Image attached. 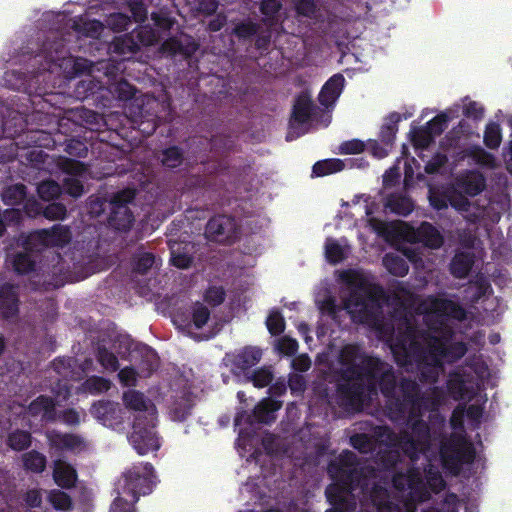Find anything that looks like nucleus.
<instances>
[{
	"label": "nucleus",
	"instance_id": "nucleus-1",
	"mask_svg": "<svg viewBox=\"0 0 512 512\" xmlns=\"http://www.w3.org/2000/svg\"><path fill=\"white\" fill-rule=\"evenodd\" d=\"M340 363L338 402L347 411H360L366 399L377 395L378 391L386 398L389 412L396 417L410 412L413 418L419 416L421 410H428L430 404L435 405L421 392L419 384L409 377L400 379L401 397L397 396L393 366L379 357L365 354L358 345L344 346L340 352Z\"/></svg>",
	"mask_w": 512,
	"mask_h": 512
},
{
	"label": "nucleus",
	"instance_id": "nucleus-2",
	"mask_svg": "<svg viewBox=\"0 0 512 512\" xmlns=\"http://www.w3.org/2000/svg\"><path fill=\"white\" fill-rule=\"evenodd\" d=\"M468 351L467 344L456 341L446 345L434 333L408 327L405 336L398 337L393 347L395 360L400 366L416 364L419 380L434 384L438 381L444 362L453 364Z\"/></svg>",
	"mask_w": 512,
	"mask_h": 512
},
{
	"label": "nucleus",
	"instance_id": "nucleus-3",
	"mask_svg": "<svg viewBox=\"0 0 512 512\" xmlns=\"http://www.w3.org/2000/svg\"><path fill=\"white\" fill-rule=\"evenodd\" d=\"M327 472L334 483L325 489V496L332 508L326 512H353L357 499H365L375 469L362 465L357 455L350 450H343L335 459L330 460Z\"/></svg>",
	"mask_w": 512,
	"mask_h": 512
},
{
	"label": "nucleus",
	"instance_id": "nucleus-4",
	"mask_svg": "<svg viewBox=\"0 0 512 512\" xmlns=\"http://www.w3.org/2000/svg\"><path fill=\"white\" fill-rule=\"evenodd\" d=\"M22 57H28V73L33 77L44 72H53L55 69L67 70L69 77L89 73L92 62L84 58H74L69 54L63 38L45 34H38L37 38L28 40L26 46L21 48Z\"/></svg>",
	"mask_w": 512,
	"mask_h": 512
},
{
	"label": "nucleus",
	"instance_id": "nucleus-5",
	"mask_svg": "<svg viewBox=\"0 0 512 512\" xmlns=\"http://www.w3.org/2000/svg\"><path fill=\"white\" fill-rule=\"evenodd\" d=\"M419 416L410 417L408 412V426L410 431L402 430L399 433L387 429V440L391 446L399 448L411 461L418 460L420 454L427 452L431 446V429L429 424Z\"/></svg>",
	"mask_w": 512,
	"mask_h": 512
},
{
	"label": "nucleus",
	"instance_id": "nucleus-6",
	"mask_svg": "<svg viewBox=\"0 0 512 512\" xmlns=\"http://www.w3.org/2000/svg\"><path fill=\"white\" fill-rule=\"evenodd\" d=\"M383 294L379 285H369L360 280L351 288L344 301L355 322L367 325L376 324L379 318L380 305L378 299Z\"/></svg>",
	"mask_w": 512,
	"mask_h": 512
},
{
	"label": "nucleus",
	"instance_id": "nucleus-7",
	"mask_svg": "<svg viewBox=\"0 0 512 512\" xmlns=\"http://www.w3.org/2000/svg\"><path fill=\"white\" fill-rule=\"evenodd\" d=\"M439 454L443 466L454 474L460 471L463 464H472L476 457L473 444L458 433H451L441 441Z\"/></svg>",
	"mask_w": 512,
	"mask_h": 512
},
{
	"label": "nucleus",
	"instance_id": "nucleus-8",
	"mask_svg": "<svg viewBox=\"0 0 512 512\" xmlns=\"http://www.w3.org/2000/svg\"><path fill=\"white\" fill-rule=\"evenodd\" d=\"M154 467L149 462L133 464L122 474V494L137 502L141 495H148L156 485Z\"/></svg>",
	"mask_w": 512,
	"mask_h": 512
},
{
	"label": "nucleus",
	"instance_id": "nucleus-9",
	"mask_svg": "<svg viewBox=\"0 0 512 512\" xmlns=\"http://www.w3.org/2000/svg\"><path fill=\"white\" fill-rule=\"evenodd\" d=\"M156 420L154 412L149 415H137L134 419L133 430L128 440L139 455H146L160 448V442L154 430Z\"/></svg>",
	"mask_w": 512,
	"mask_h": 512
},
{
	"label": "nucleus",
	"instance_id": "nucleus-10",
	"mask_svg": "<svg viewBox=\"0 0 512 512\" xmlns=\"http://www.w3.org/2000/svg\"><path fill=\"white\" fill-rule=\"evenodd\" d=\"M134 189H123L116 192L109 201L108 225L118 231H128L134 222V215L128 204L135 199Z\"/></svg>",
	"mask_w": 512,
	"mask_h": 512
},
{
	"label": "nucleus",
	"instance_id": "nucleus-11",
	"mask_svg": "<svg viewBox=\"0 0 512 512\" xmlns=\"http://www.w3.org/2000/svg\"><path fill=\"white\" fill-rule=\"evenodd\" d=\"M205 236L210 241L232 245L239 239L240 229L234 217L216 215L208 220Z\"/></svg>",
	"mask_w": 512,
	"mask_h": 512
},
{
	"label": "nucleus",
	"instance_id": "nucleus-12",
	"mask_svg": "<svg viewBox=\"0 0 512 512\" xmlns=\"http://www.w3.org/2000/svg\"><path fill=\"white\" fill-rule=\"evenodd\" d=\"M72 240V231L69 226L55 224L51 228L39 229L27 237L28 244H37L41 251L47 247L63 248Z\"/></svg>",
	"mask_w": 512,
	"mask_h": 512
},
{
	"label": "nucleus",
	"instance_id": "nucleus-13",
	"mask_svg": "<svg viewBox=\"0 0 512 512\" xmlns=\"http://www.w3.org/2000/svg\"><path fill=\"white\" fill-rule=\"evenodd\" d=\"M57 401L51 396L41 394L27 406L29 417L40 419L44 423H55L58 420Z\"/></svg>",
	"mask_w": 512,
	"mask_h": 512
},
{
	"label": "nucleus",
	"instance_id": "nucleus-14",
	"mask_svg": "<svg viewBox=\"0 0 512 512\" xmlns=\"http://www.w3.org/2000/svg\"><path fill=\"white\" fill-rule=\"evenodd\" d=\"M364 501H370L372 509L367 512H403L398 503L390 499L387 488L372 483L369 486L365 499H360V503L364 505Z\"/></svg>",
	"mask_w": 512,
	"mask_h": 512
},
{
	"label": "nucleus",
	"instance_id": "nucleus-15",
	"mask_svg": "<svg viewBox=\"0 0 512 512\" xmlns=\"http://www.w3.org/2000/svg\"><path fill=\"white\" fill-rule=\"evenodd\" d=\"M41 248L37 244H28L25 240L24 250L12 256V266L17 274L26 275L35 270L38 254Z\"/></svg>",
	"mask_w": 512,
	"mask_h": 512
},
{
	"label": "nucleus",
	"instance_id": "nucleus-16",
	"mask_svg": "<svg viewBox=\"0 0 512 512\" xmlns=\"http://www.w3.org/2000/svg\"><path fill=\"white\" fill-rule=\"evenodd\" d=\"M199 44L188 34H182L181 38L172 36L161 45V50L171 56L182 55L186 58L196 53Z\"/></svg>",
	"mask_w": 512,
	"mask_h": 512
},
{
	"label": "nucleus",
	"instance_id": "nucleus-17",
	"mask_svg": "<svg viewBox=\"0 0 512 512\" xmlns=\"http://www.w3.org/2000/svg\"><path fill=\"white\" fill-rule=\"evenodd\" d=\"M429 310L441 318H451L457 321H464L467 318L465 308L447 298L433 297L429 303Z\"/></svg>",
	"mask_w": 512,
	"mask_h": 512
},
{
	"label": "nucleus",
	"instance_id": "nucleus-18",
	"mask_svg": "<svg viewBox=\"0 0 512 512\" xmlns=\"http://www.w3.org/2000/svg\"><path fill=\"white\" fill-rule=\"evenodd\" d=\"M411 241L421 243L431 249H438L444 243L441 232L430 222L423 221L412 230Z\"/></svg>",
	"mask_w": 512,
	"mask_h": 512
},
{
	"label": "nucleus",
	"instance_id": "nucleus-19",
	"mask_svg": "<svg viewBox=\"0 0 512 512\" xmlns=\"http://www.w3.org/2000/svg\"><path fill=\"white\" fill-rule=\"evenodd\" d=\"M19 288L10 283L0 286V313L3 318L10 319L19 313Z\"/></svg>",
	"mask_w": 512,
	"mask_h": 512
},
{
	"label": "nucleus",
	"instance_id": "nucleus-20",
	"mask_svg": "<svg viewBox=\"0 0 512 512\" xmlns=\"http://www.w3.org/2000/svg\"><path fill=\"white\" fill-rule=\"evenodd\" d=\"M53 480L62 489H71L76 485L78 474L73 465L58 459L54 461Z\"/></svg>",
	"mask_w": 512,
	"mask_h": 512
},
{
	"label": "nucleus",
	"instance_id": "nucleus-21",
	"mask_svg": "<svg viewBox=\"0 0 512 512\" xmlns=\"http://www.w3.org/2000/svg\"><path fill=\"white\" fill-rule=\"evenodd\" d=\"M345 78L342 74L337 73L330 77L323 85L318 100L321 105L329 107L339 98L344 88Z\"/></svg>",
	"mask_w": 512,
	"mask_h": 512
},
{
	"label": "nucleus",
	"instance_id": "nucleus-22",
	"mask_svg": "<svg viewBox=\"0 0 512 512\" xmlns=\"http://www.w3.org/2000/svg\"><path fill=\"white\" fill-rule=\"evenodd\" d=\"M475 263V255L472 252H456L449 264L451 275L457 279L466 278Z\"/></svg>",
	"mask_w": 512,
	"mask_h": 512
},
{
	"label": "nucleus",
	"instance_id": "nucleus-23",
	"mask_svg": "<svg viewBox=\"0 0 512 512\" xmlns=\"http://www.w3.org/2000/svg\"><path fill=\"white\" fill-rule=\"evenodd\" d=\"M261 357L262 351L259 348L247 346L234 356L233 366L246 375L260 362Z\"/></svg>",
	"mask_w": 512,
	"mask_h": 512
},
{
	"label": "nucleus",
	"instance_id": "nucleus-24",
	"mask_svg": "<svg viewBox=\"0 0 512 512\" xmlns=\"http://www.w3.org/2000/svg\"><path fill=\"white\" fill-rule=\"evenodd\" d=\"M447 390L455 400H470L475 392L468 387L464 376L460 373H451L447 380Z\"/></svg>",
	"mask_w": 512,
	"mask_h": 512
},
{
	"label": "nucleus",
	"instance_id": "nucleus-25",
	"mask_svg": "<svg viewBox=\"0 0 512 512\" xmlns=\"http://www.w3.org/2000/svg\"><path fill=\"white\" fill-rule=\"evenodd\" d=\"M50 445L59 450H74L83 445V438L73 433L52 431L48 434Z\"/></svg>",
	"mask_w": 512,
	"mask_h": 512
},
{
	"label": "nucleus",
	"instance_id": "nucleus-26",
	"mask_svg": "<svg viewBox=\"0 0 512 512\" xmlns=\"http://www.w3.org/2000/svg\"><path fill=\"white\" fill-rule=\"evenodd\" d=\"M461 190L468 196L479 195L486 187V180L482 173L469 171L458 183Z\"/></svg>",
	"mask_w": 512,
	"mask_h": 512
},
{
	"label": "nucleus",
	"instance_id": "nucleus-27",
	"mask_svg": "<svg viewBox=\"0 0 512 512\" xmlns=\"http://www.w3.org/2000/svg\"><path fill=\"white\" fill-rule=\"evenodd\" d=\"M314 109L310 96L306 93L299 94L294 102L292 110V120L298 124L307 123Z\"/></svg>",
	"mask_w": 512,
	"mask_h": 512
},
{
	"label": "nucleus",
	"instance_id": "nucleus-28",
	"mask_svg": "<svg viewBox=\"0 0 512 512\" xmlns=\"http://www.w3.org/2000/svg\"><path fill=\"white\" fill-rule=\"evenodd\" d=\"M282 406V402L271 398L261 401L253 410V417L258 423L269 424L275 420V412Z\"/></svg>",
	"mask_w": 512,
	"mask_h": 512
},
{
	"label": "nucleus",
	"instance_id": "nucleus-29",
	"mask_svg": "<svg viewBox=\"0 0 512 512\" xmlns=\"http://www.w3.org/2000/svg\"><path fill=\"white\" fill-rule=\"evenodd\" d=\"M282 8L281 0H261L259 4V10L263 15L261 22L269 28H274L279 24V13Z\"/></svg>",
	"mask_w": 512,
	"mask_h": 512
},
{
	"label": "nucleus",
	"instance_id": "nucleus-30",
	"mask_svg": "<svg viewBox=\"0 0 512 512\" xmlns=\"http://www.w3.org/2000/svg\"><path fill=\"white\" fill-rule=\"evenodd\" d=\"M27 139L29 145H33L35 147H50L56 143L55 139L52 137L51 133L46 132L44 130H29L25 132L23 135H18V140H4V142L9 143H23V138Z\"/></svg>",
	"mask_w": 512,
	"mask_h": 512
},
{
	"label": "nucleus",
	"instance_id": "nucleus-31",
	"mask_svg": "<svg viewBox=\"0 0 512 512\" xmlns=\"http://www.w3.org/2000/svg\"><path fill=\"white\" fill-rule=\"evenodd\" d=\"M402 120V116L397 112L390 113L385 119L380 128L379 139L381 143L386 146H392L396 134L398 132V124Z\"/></svg>",
	"mask_w": 512,
	"mask_h": 512
},
{
	"label": "nucleus",
	"instance_id": "nucleus-32",
	"mask_svg": "<svg viewBox=\"0 0 512 512\" xmlns=\"http://www.w3.org/2000/svg\"><path fill=\"white\" fill-rule=\"evenodd\" d=\"M386 207L397 215L408 216L414 210V203L406 195L391 194L387 197Z\"/></svg>",
	"mask_w": 512,
	"mask_h": 512
},
{
	"label": "nucleus",
	"instance_id": "nucleus-33",
	"mask_svg": "<svg viewBox=\"0 0 512 512\" xmlns=\"http://www.w3.org/2000/svg\"><path fill=\"white\" fill-rule=\"evenodd\" d=\"M345 164L341 159L329 158L317 161L312 167V177H324L344 169Z\"/></svg>",
	"mask_w": 512,
	"mask_h": 512
},
{
	"label": "nucleus",
	"instance_id": "nucleus-34",
	"mask_svg": "<svg viewBox=\"0 0 512 512\" xmlns=\"http://www.w3.org/2000/svg\"><path fill=\"white\" fill-rule=\"evenodd\" d=\"M2 201L8 206L21 205L27 198V188L22 183L10 185L2 192Z\"/></svg>",
	"mask_w": 512,
	"mask_h": 512
},
{
	"label": "nucleus",
	"instance_id": "nucleus-35",
	"mask_svg": "<svg viewBox=\"0 0 512 512\" xmlns=\"http://www.w3.org/2000/svg\"><path fill=\"white\" fill-rule=\"evenodd\" d=\"M113 49L115 53L121 55L134 54L140 51L139 42L136 41L133 31L122 36L115 37L113 41Z\"/></svg>",
	"mask_w": 512,
	"mask_h": 512
},
{
	"label": "nucleus",
	"instance_id": "nucleus-36",
	"mask_svg": "<svg viewBox=\"0 0 512 512\" xmlns=\"http://www.w3.org/2000/svg\"><path fill=\"white\" fill-rule=\"evenodd\" d=\"M160 160L165 168H178L183 164L184 161L183 149L177 145L169 146L162 150Z\"/></svg>",
	"mask_w": 512,
	"mask_h": 512
},
{
	"label": "nucleus",
	"instance_id": "nucleus-37",
	"mask_svg": "<svg viewBox=\"0 0 512 512\" xmlns=\"http://www.w3.org/2000/svg\"><path fill=\"white\" fill-rule=\"evenodd\" d=\"M123 402L128 409L140 412L139 415H149L147 412L146 398L137 390H128L123 393Z\"/></svg>",
	"mask_w": 512,
	"mask_h": 512
},
{
	"label": "nucleus",
	"instance_id": "nucleus-38",
	"mask_svg": "<svg viewBox=\"0 0 512 512\" xmlns=\"http://www.w3.org/2000/svg\"><path fill=\"white\" fill-rule=\"evenodd\" d=\"M102 88V83L96 81L89 74L86 79L79 81L74 89V94L77 99L85 100L90 96H93L96 92H98Z\"/></svg>",
	"mask_w": 512,
	"mask_h": 512
},
{
	"label": "nucleus",
	"instance_id": "nucleus-39",
	"mask_svg": "<svg viewBox=\"0 0 512 512\" xmlns=\"http://www.w3.org/2000/svg\"><path fill=\"white\" fill-rule=\"evenodd\" d=\"M32 443L31 433L26 430L16 429L9 433L7 445L14 451H23L28 449Z\"/></svg>",
	"mask_w": 512,
	"mask_h": 512
},
{
	"label": "nucleus",
	"instance_id": "nucleus-40",
	"mask_svg": "<svg viewBox=\"0 0 512 512\" xmlns=\"http://www.w3.org/2000/svg\"><path fill=\"white\" fill-rule=\"evenodd\" d=\"M22 460L24 468L34 473H42L47 464L46 456L36 450L25 453Z\"/></svg>",
	"mask_w": 512,
	"mask_h": 512
},
{
	"label": "nucleus",
	"instance_id": "nucleus-41",
	"mask_svg": "<svg viewBox=\"0 0 512 512\" xmlns=\"http://www.w3.org/2000/svg\"><path fill=\"white\" fill-rule=\"evenodd\" d=\"M466 155L477 165L485 168L495 167V157L481 146H471L467 149Z\"/></svg>",
	"mask_w": 512,
	"mask_h": 512
},
{
	"label": "nucleus",
	"instance_id": "nucleus-42",
	"mask_svg": "<svg viewBox=\"0 0 512 512\" xmlns=\"http://www.w3.org/2000/svg\"><path fill=\"white\" fill-rule=\"evenodd\" d=\"M383 263L389 273L398 277H404L409 271L406 261L398 255L386 254Z\"/></svg>",
	"mask_w": 512,
	"mask_h": 512
},
{
	"label": "nucleus",
	"instance_id": "nucleus-43",
	"mask_svg": "<svg viewBox=\"0 0 512 512\" xmlns=\"http://www.w3.org/2000/svg\"><path fill=\"white\" fill-rule=\"evenodd\" d=\"M96 359L100 365L111 372L119 370L120 364L117 356L104 345H98Z\"/></svg>",
	"mask_w": 512,
	"mask_h": 512
},
{
	"label": "nucleus",
	"instance_id": "nucleus-44",
	"mask_svg": "<svg viewBox=\"0 0 512 512\" xmlns=\"http://www.w3.org/2000/svg\"><path fill=\"white\" fill-rule=\"evenodd\" d=\"M293 6L298 17L316 19L320 11L317 0H294Z\"/></svg>",
	"mask_w": 512,
	"mask_h": 512
},
{
	"label": "nucleus",
	"instance_id": "nucleus-45",
	"mask_svg": "<svg viewBox=\"0 0 512 512\" xmlns=\"http://www.w3.org/2000/svg\"><path fill=\"white\" fill-rule=\"evenodd\" d=\"M484 144L489 149H497L502 141L501 127L496 122L486 125L483 137Z\"/></svg>",
	"mask_w": 512,
	"mask_h": 512
},
{
	"label": "nucleus",
	"instance_id": "nucleus-46",
	"mask_svg": "<svg viewBox=\"0 0 512 512\" xmlns=\"http://www.w3.org/2000/svg\"><path fill=\"white\" fill-rule=\"evenodd\" d=\"M37 193L44 201L56 199L62 193V186L54 180H45L38 184Z\"/></svg>",
	"mask_w": 512,
	"mask_h": 512
},
{
	"label": "nucleus",
	"instance_id": "nucleus-47",
	"mask_svg": "<svg viewBox=\"0 0 512 512\" xmlns=\"http://www.w3.org/2000/svg\"><path fill=\"white\" fill-rule=\"evenodd\" d=\"M48 501L55 510H71L73 503L71 497L64 491L53 489L48 494Z\"/></svg>",
	"mask_w": 512,
	"mask_h": 512
},
{
	"label": "nucleus",
	"instance_id": "nucleus-48",
	"mask_svg": "<svg viewBox=\"0 0 512 512\" xmlns=\"http://www.w3.org/2000/svg\"><path fill=\"white\" fill-rule=\"evenodd\" d=\"M111 382L102 376H90L83 382V388L90 394H100L110 389Z\"/></svg>",
	"mask_w": 512,
	"mask_h": 512
},
{
	"label": "nucleus",
	"instance_id": "nucleus-49",
	"mask_svg": "<svg viewBox=\"0 0 512 512\" xmlns=\"http://www.w3.org/2000/svg\"><path fill=\"white\" fill-rule=\"evenodd\" d=\"M248 381H251L257 388H264L268 386L273 380V373L267 367H261L249 374L245 375Z\"/></svg>",
	"mask_w": 512,
	"mask_h": 512
},
{
	"label": "nucleus",
	"instance_id": "nucleus-50",
	"mask_svg": "<svg viewBox=\"0 0 512 512\" xmlns=\"http://www.w3.org/2000/svg\"><path fill=\"white\" fill-rule=\"evenodd\" d=\"M377 460L379 465L387 471H392L401 461V455L397 449H389L378 453Z\"/></svg>",
	"mask_w": 512,
	"mask_h": 512
},
{
	"label": "nucleus",
	"instance_id": "nucleus-51",
	"mask_svg": "<svg viewBox=\"0 0 512 512\" xmlns=\"http://www.w3.org/2000/svg\"><path fill=\"white\" fill-rule=\"evenodd\" d=\"M325 256L327 261L331 264L340 263L345 258L342 246L331 238H328L325 243Z\"/></svg>",
	"mask_w": 512,
	"mask_h": 512
},
{
	"label": "nucleus",
	"instance_id": "nucleus-52",
	"mask_svg": "<svg viewBox=\"0 0 512 512\" xmlns=\"http://www.w3.org/2000/svg\"><path fill=\"white\" fill-rule=\"evenodd\" d=\"M107 26L114 32H122L129 29L132 24L131 17L124 13L110 14L106 20Z\"/></svg>",
	"mask_w": 512,
	"mask_h": 512
},
{
	"label": "nucleus",
	"instance_id": "nucleus-53",
	"mask_svg": "<svg viewBox=\"0 0 512 512\" xmlns=\"http://www.w3.org/2000/svg\"><path fill=\"white\" fill-rule=\"evenodd\" d=\"M429 332H434L439 335H436L438 339H440V343L442 345H446L452 343V338L454 337V330L443 323L442 320H439L435 323L428 324Z\"/></svg>",
	"mask_w": 512,
	"mask_h": 512
},
{
	"label": "nucleus",
	"instance_id": "nucleus-54",
	"mask_svg": "<svg viewBox=\"0 0 512 512\" xmlns=\"http://www.w3.org/2000/svg\"><path fill=\"white\" fill-rule=\"evenodd\" d=\"M210 314L207 306L199 301L195 302L192 306V322L195 328H203L207 324Z\"/></svg>",
	"mask_w": 512,
	"mask_h": 512
},
{
	"label": "nucleus",
	"instance_id": "nucleus-55",
	"mask_svg": "<svg viewBox=\"0 0 512 512\" xmlns=\"http://www.w3.org/2000/svg\"><path fill=\"white\" fill-rule=\"evenodd\" d=\"M266 326L271 335L282 334L285 330V320L282 314L278 310L271 311L266 319Z\"/></svg>",
	"mask_w": 512,
	"mask_h": 512
},
{
	"label": "nucleus",
	"instance_id": "nucleus-56",
	"mask_svg": "<svg viewBox=\"0 0 512 512\" xmlns=\"http://www.w3.org/2000/svg\"><path fill=\"white\" fill-rule=\"evenodd\" d=\"M449 120L450 117L446 113L442 112L429 120L425 126L431 133L432 137L435 138L444 132L448 126Z\"/></svg>",
	"mask_w": 512,
	"mask_h": 512
},
{
	"label": "nucleus",
	"instance_id": "nucleus-57",
	"mask_svg": "<svg viewBox=\"0 0 512 512\" xmlns=\"http://www.w3.org/2000/svg\"><path fill=\"white\" fill-rule=\"evenodd\" d=\"M226 298V292L222 286H209L203 295L204 301L212 307L221 305Z\"/></svg>",
	"mask_w": 512,
	"mask_h": 512
},
{
	"label": "nucleus",
	"instance_id": "nucleus-58",
	"mask_svg": "<svg viewBox=\"0 0 512 512\" xmlns=\"http://www.w3.org/2000/svg\"><path fill=\"white\" fill-rule=\"evenodd\" d=\"M193 403L188 398H183L179 401H175L171 413L173 418L178 421H185L191 414Z\"/></svg>",
	"mask_w": 512,
	"mask_h": 512
},
{
	"label": "nucleus",
	"instance_id": "nucleus-59",
	"mask_svg": "<svg viewBox=\"0 0 512 512\" xmlns=\"http://www.w3.org/2000/svg\"><path fill=\"white\" fill-rule=\"evenodd\" d=\"M260 30V25L253 21H242L238 23L234 29L233 33L240 39H249L252 36H255Z\"/></svg>",
	"mask_w": 512,
	"mask_h": 512
},
{
	"label": "nucleus",
	"instance_id": "nucleus-60",
	"mask_svg": "<svg viewBox=\"0 0 512 512\" xmlns=\"http://www.w3.org/2000/svg\"><path fill=\"white\" fill-rule=\"evenodd\" d=\"M64 151L70 156L84 158L88 154V147L85 142L71 138L65 141Z\"/></svg>",
	"mask_w": 512,
	"mask_h": 512
},
{
	"label": "nucleus",
	"instance_id": "nucleus-61",
	"mask_svg": "<svg viewBox=\"0 0 512 512\" xmlns=\"http://www.w3.org/2000/svg\"><path fill=\"white\" fill-rule=\"evenodd\" d=\"M155 263V256L153 253L144 252L139 254L134 260L133 270L139 274H146Z\"/></svg>",
	"mask_w": 512,
	"mask_h": 512
},
{
	"label": "nucleus",
	"instance_id": "nucleus-62",
	"mask_svg": "<svg viewBox=\"0 0 512 512\" xmlns=\"http://www.w3.org/2000/svg\"><path fill=\"white\" fill-rule=\"evenodd\" d=\"M136 93V88L126 80H121L113 88L114 96L120 101L131 100Z\"/></svg>",
	"mask_w": 512,
	"mask_h": 512
},
{
	"label": "nucleus",
	"instance_id": "nucleus-63",
	"mask_svg": "<svg viewBox=\"0 0 512 512\" xmlns=\"http://www.w3.org/2000/svg\"><path fill=\"white\" fill-rule=\"evenodd\" d=\"M350 443L360 453H369L373 450L374 443L372 438L365 434H355L350 438Z\"/></svg>",
	"mask_w": 512,
	"mask_h": 512
},
{
	"label": "nucleus",
	"instance_id": "nucleus-64",
	"mask_svg": "<svg viewBox=\"0 0 512 512\" xmlns=\"http://www.w3.org/2000/svg\"><path fill=\"white\" fill-rule=\"evenodd\" d=\"M434 141L431 133L426 126L415 128L412 131V142L414 146L426 148Z\"/></svg>",
	"mask_w": 512,
	"mask_h": 512
}]
</instances>
